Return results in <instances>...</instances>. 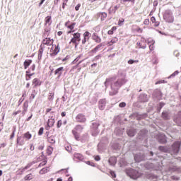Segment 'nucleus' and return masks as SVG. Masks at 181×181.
Segmentation results:
<instances>
[{"instance_id":"56","label":"nucleus","mask_w":181,"mask_h":181,"mask_svg":"<svg viewBox=\"0 0 181 181\" xmlns=\"http://www.w3.org/2000/svg\"><path fill=\"white\" fill-rule=\"evenodd\" d=\"M5 146H6V143H2L0 146V148H5Z\"/></svg>"},{"instance_id":"2","label":"nucleus","mask_w":181,"mask_h":181,"mask_svg":"<svg viewBox=\"0 0 181 181\" xmlns=\"http://www.w3.org/2000/svg\"><path fill=\"white\" fill-rule=\"evenodd\" d=\"M65 26L67 28V29H69V30L67 32V35H70V33H74V32H76L74 30V28H76V23H71L70 21H68L65 23Z\"/></svg>"},{"instance_id":"22","label":"nucleus","mask_w":181,"mask_h":181,"mask_svg":"<svg viewBox=\"0 0 181 181\" xmlns=\"http://www.w3.org/2000/svg\"><path fill=\"white\" fill-rule=\"evenodd\" d=\"M151 21L152 23H154V26L156 28H158V26H159L160 23H159V21H156V18L155 17H153V16L151 17Z\"/></svg>"},{"instance_id":"4","label":"nucleus","mask_w":181,"mask_h":181,"mask_svg":"<svg viewBox=\"0 0 181 181\" xmlns=\"http://www.w3.org/2000/svg\"><path fill=\"white\" fill-rule=\"evenodd\" d=\"M51 117H49L48 122H47V127H45L47 131H49V128H52L53 125H54V112H51Z\"/></svg>"},{"instance_id":"27","label":"nucleus","mask_w":181,"mask_h":181,"mask_svg":"<svg viewBox=\"0 0 181 181\" xmlns=\"http://www.w3.org/2000/svg\"><path fill=\"white\" fill-rule=\"evenodd\" d=\"M49 172V168H44L40 171V175H45Z\"/></svg>"},{"instance_id":"47","label":"nucleus","mask_w":181,"mask_h":181,"mask_svg":"<svg viewBox=\"0 0 181 181\" xmlns=\"http://www.w3.org/2000/svg\"><path fill=\"white\" fill-rule=\"evenodd\" d=\"M179 74V71H175L172 75L171 77H175V76H177Z\"/></svg>"},{"instance_id":"19","label":"nucleus","mask_w":181,"mask_h":181,"mask_svg":"<svg viewBox=\"0 0 181 181\" xmlns=\"http://www.w3.org/2000/svg\"><path fill=\"white\" fill-rule=\"evenodd\" d=\"M98 16L100 18V21H105L107 19V13H98Z\"/></svg>"},{"instance_id":"45","label":"nucleus","mask_w":181,"mask_h":181,"mask_svg":"<svg viewBox=\"0 0 181 181\" xmlns=\"http://www.w3.org/2000/svg\"><path fill=\"white\" fill-rule=\"evenodd\" d=\"M38 149H39L40 151H43V149H45V144H42V145L38 147Z\"/></svg>"},{"instance_id":"8","label":"nucleus","mask_w":181,"mask_h":181,"mask_svg":"<svg viewBox=\"0 0 181 181\" xmlns=\"http://www.w3.org/2000/svg\"><path fill=\"white\" fill-rule=\"evenodd\" d=\"M172 148H173V153L174 155H176L177 153H179V151L180 149V141H175L173 144Z\"/></svg>"},{"instance_id":"64","label":"nucleus","mask_w":181,"mask_h":181,"mask_svg":"<svg viewBox=\"0 0 181 181\" xmlns=\"http://www.w3.org/2000/svg\"><path fill=\"white\" fill-rule=\"evenodd\" d=\"M49 111H52V108H47V109L46 110L47 114V112H49Z\"/></svg>"},{"instance_id":"39","label":"nucleus","mask_w":181,"mask_h":181,"mask_svg":"<svg viewBox=\"0 0 181 181\" xmlns=\"http://www.w3.org/2000/svg\"><path fill=\"white\" fill-rule=\"evenodd\" d=\"M43 131H45V129L43 127H40L38 132V135L40 136L43 135Z\"/></svg>"},{"instance_id":"21","label":"nucleus","mask_w":181,"mask_h":181,"mask_svg":"<svg viewBox=\"0 0 181 181\" xmlns=\"http://www.w3.org/2000/svg\"><path fill=\"white\" fill-rule=\"evenodd\" d=\"M108 162L110 165H114L117 163V158L115 157H110L108 160Z\"/></svg>"},{"instance_id":"28","label":"nucleus","mask_w":181,"mask_h":181,"mask_svg":"<svg viewBox=\"0 0 181 181\" xmlns=\"http://www.w3.org/2000/svg\"><path fill=\"white\" fill-rule=\"evenodd\" d=\"M162 118L163 119H169V114L167 112H163L162 113Z\"/></svg>"},{"instance_id":"35","label":"nucleus","mask_w":181,"mask_h":181,"mask_svg":"<svg viewBox=\"0 0 181 181\" xmlns=\"http://www.w3.org/2000/svg\"><path fill=\"white\" fill-rule=\"evenodd\" d=\"M134 63H139V60L129 59L128 61V64H134Z\"/></svg>"},{"instance_id":"25","label":"nucleus","mask_w":181,"mask_h":181,"mask_svg":"<svg viewBox=\"0 0 181 181\" xmlns=\"http://www.w3.org/2000/svg\"><path fill=\"white\" fill-rule=\"evenodd\" d=\"M42 56H43V47H40L38 51V59H42Z\"/></svg>"},{"instance_id":"10","label":"nucleus","mask_w":181,"mask_h":181,"mask_svg":"<svg viewBox=\"0 0 181 181\" xmlns=\"http://www.w3.org/2000/svg\"><path fill=\"white\" fill-rule=\"evenodd\" d=\"M17 145H19V146H23L25 145V142H26V140L25 139V137L23 136H18L16 139Z\"/></svg>"},{"instance_id":"17","label":"nucleus","mask_w":181,"mask_h":181,"mask_svg":"<svg viewBox=\"0 0 181 181\" xmlns=\"http://www.w3.org/2000/svg\"><path fill=\"white\" fill-rule=\"evenodd\" d=\"M117 42L118 38H117V37H114L109 42H107V46H112V45H115Z\"/></svg>"},{"instance_id":"52","label":"nucleus","mask_w":181,"mask_h":181,"mask_svg":"<svg viewBox=\"0 0 181 181\" xmlns=\"http://www.w3.org/2000/svg\"><path fill=\"white\" fill-rule=\"evenodd\" d=\"M134 160H136V162H141V160L138 158V156H134Z\"/></svg>"},{"instance_id":"51","label":"nucleus","mask_w":181,"mask_h":181,"mask_svg":"<svg viewBox=\"0 0 181 181\" xmlns=\"http://www.w3.org/2000/svg\"><path fill=\"white\" fill-rule=\"evenodd\" d=\"M162 83H165V81H158L156 82V85L162 84Z\"/></svg>"},{"instance_id":"9","label":"nucleus","mask_w":181,"mask_h":181,"mask_svg":"<svg viewBox=\"0 0 181 181\" xmlns=\"http://www.w3.org/2000/svg\"><path fill=\"white\" fill-rule=\"evenodd\" d=\"M83 38L82 40V45H86V43H87V42L90 40V37H91V33H90V32L88 31H86L83 34Z\"/></svg>"},{"instance_id":"30","label":"nucleus","mask_w":181,"mask_h":181,"mask_svg":"<svg viewBox=\"0 0 181 181\" xmlns=\"http://www.w3.org/2000/svg\"><path fill=\"white\" fill-rule=\"evenodd\" d=\"M34 74H35V73L25 74L26 81H29V80H30V78H32V76H33Z\"/></svg>"},{"instance_id":"61","label":"nucleus","mask_w":181,"mask_h":181,"mask_svg":"<svg viewBox=\"0 0 181 181\" xmlns=\"http://www.w3.org/2000/svg\"><path fill=\"white\" fill-rule=\"evenodd\" d=\"M62 117H66V112H62L61 113Z\"/></svg>"},{"instance_id":"6","label":"nucleus","mask_w":181,"mask_h":181,"mask_svg":"<svg viewBox=\"0 0 181 181\" xmlns=\"http://www.w3.org/2000/svg\"><path fill=\"white\" fill-rule=\"evenodd\" d=\"M75 119L76 122H79L81 124H84L87 121V118L86 117V115L83 113H79L76 115L75 117Z\"/></svg>"},{"instance_id":"49","label":"nucleus","mask_w":181,"mask_h":181,"mask_svg":"<svg viewBox=\"0 0 181 181\" xmlns=\"http://www.w3.org/2000/svg\"><path fill=\"white\" fill-rule=\"evenodd\" d=\"M110 175L112 177H116L115 173L114 171H110Z\"/></svg>"},{"instance_id":"50","label":"nucleus","mask_w":181,"mask_h":181,"mask_svg":"<svg viewBox=\"0 0 181 181\" xmlns=\"http://www.w3.org/2000/svg\"><path fill=\"white\" fill-rule=\"evenodd\" d=\"M101 160V158H100V156H95V160L98 161V160Z\"/></svg>"},{"instance_id":"43","label":"nucleus","mask_w":181,"mask_h":181,"mask_svg":"<svg viewBox=\"0 0 181 181\" xmlns=\"http://www.w3.org/2000/svg\"><path fill=\"white\" fill-rule=\"evenodd\" d=\"M35 149V145L33 144H30V151H33Z\"/></svg>"},{"instance_id":"3","label":"nucleus","mask_w":181,"mask_h":181,"mask_svg":"<svg viewBox=\"0 0 181 181\" xmlns=\"http://www.w3.org/2000/svg\"><path fill=\"white\" fill-rule=\"evenodd\" d=\"M163 19L168 23H173L174 18L173 16L172 15V12L169 11H165L163 15Z\"/></svg>"},{"instance_id":"12","label":"nucleus","mask_w":181,"mask_h":181,"mask_svg":"<svg viewBox=\"0 0 181 181\" xmlns=\"http://www.w3.org/2000/svg\"><path fill=\"white\" fill-rule=\"evenodd\" d=\"M32 85L33 88H36V87H40L42 86V82L40 79L35 78L32 81Z\"/></svg>"},{"instance_id":"7","label":"nucleus","mask_w":181,"mask_h":181,"mask_svg":"<svg viewBox=\"0 0 181 181\" xmlns=\"http://www.w3.org/2000/svg\"><path fill=\"white\" fill-rule=\"evenodd\" d=\"M83 131V127L80 124H78L75 127V128L72 130V134L75 136L76 139H78L80 138V135L77 131Z\"/></svg>"},{"instance_id":"5","label":"nucleus","mask_w":181,"mask_h":181,"mask_svg":"<svg viewBox=\"0 0 181 181\" xmlns=\"http://www.w3.org/2000/svg\"><path fill=\"white\" fill-rule=\"evenodd\" d=\"M59 52H60V46L59 45H53L51 48V53H50L51 57H54V56H57Z\"/></svg>"},{"instance_id":"23","label":"nucleus","mask_w":181,"mask_h":181,"mask_svg":"<svg viewBox=\"0 0 181 181\" xmlns=\"http://www.w3.org/2000/svg\"><path fill=\"white\" fill-rule=\"evenodd\" d=\"M32 64V60L28 59V61H25L23 63L24 69H26Z\"/></svg>"},{"instance_id":"16","label":"nucleus","mask_w":181,"mask_h":181,"mask_svg":"<svg viewBox=\"0 0 181 181\" xmlns=\"http://www.w3.org/2000/svg\"><path fill=\"white\" fill-rule=\"evenodd\" d=\"M23 136L25 141H29L30 139H32V134H30V132H27L23 134Z\"/></svg>"},{"instance_id":"33","label":"nucleus","mask_w":181,"mask_h":181,"mask_svg":"<svg viewBox=\"0 0 181 181\" xmlns=\"http://www.w3.org/2000/svg\"><path fill=\"white\" fill-rule=\"evenodd\" d=\"M158 149L161 152H168V148L166 147H165V146H159Z\"/></svg>"},{"instance_id":"18","label":"nucleus","mask_w":181,"mask_h":181,"mask_svg":"<svg viewBox=\"0 0 181 181\" xmlns=\"http://www.w3.org/2000/svg\"><path fill=\"white\" fill-rule=\"evenodd\" d=\"M62 71H64V68L63 66L57 69L54 71V74L56 75L58 74V76H62Z\"/></svg>"},{"instance_id":"42","label":"nucleus","mask_w":181,"mask_h":181,"mask_svg":"<svg viewBox=\"0 0 181 181\" xmlns=\"http://www.w3.org/2000/svg\"><path fill=\"white\" fill-rule=\"evenodd\" d=\"M124 21H125V19H124V18L119 19L118 21V25H121L122 23H124Z\"/></svg>"},{"instance_id":"44","label":"nucleus","mask_w":181,"mask_h":181,"mask_svg":"<svg viewBox=\"0 0 181 181\" xmlns=\"http://www.w3.org/2000/svg\"><path fill=\"white\" fill-rule=\"evenodd\" d=\"M80 6H81V4H78L75 7V11H79Z\"/></svg>"},{"instance_id":"46","label":"nucleus","mask_w":181,"mask_h":181,"mask_svg":"<svg viewBox=\"0 0 181 181\" xmlns=\"http://www.w3.org/2000/svg\"><path fill=\"white\" fill-rule=\"evenodd\" d=\"M144 25H149V19H145L144 21Z\"/></svg>"},{"instance_id":"15","label":"nucleus","mask_w":181,"mask_h":181,"mask_svg":"<svg viewBox=\"0 0 181 181\" xmlns=\"http://www.w3.org/2000/svg\"><path fill=\"white\" fill-rule=\"evenodd\" d=\"M47 25H48V26H50V25H52V16H48L45 17V25L46 26Z\"/></svg>"},{"instance_id":"36","label":"nucleus","mask_w":181,"mask_h":181,"mask_svg":"<svg viewBox=\"0 0 181 181\" xmlns=\"http://www.w3.org/2000/svg\"><path fill=\"white\" fill-rule=\"evenodd\" d=\"M159 142H160V144H166V137L163 136V139H159Z\"/></svg>"},{"instance_id":"57","label":"nucleus","mask_w":181,"mask_h":181,"mask_svg":"<svg viewBox=\"0 0 181 181\" xmlns=\"http://www.w3.org/2000/svg\"><path fill=\"white\" fill-rule=\"evenodd\" d=\"M66 5H67V3H66V2H63V4H62V8H63V9H64V8H66Z\"/></svg>"},{"instance_id":"31","label":"nucleus","mask_w":181,"mask_h":181,"mask_svg":"<svg viewBox=\"0 0 181 181\" xmlns=\"http://www.w3.org/2000/svg\"><path fill=\"white\" fill-rule=\"evenodd\" d=\"M54 95V93L53 92H49L48 95V100L49 101H53V96Z\"/></svg>"},{"instance_id":"13","label":"nucleus","mask_w":181,"mask_h":181,"mask_svg":"<svg viewBox=\"0 0 181 181\" xmlns=\"http://www.w3.org/2000/svg\"><path fill=\"white\" fill-rule=\"evenodd\" d=\"M92 40H94L95 43H101V37L99 36L97 33H93Z\"/></svg>"},{"instance_id":"54","label":"nucleus","mask_w":181,"mask_h":181,"mask_svg":"<svg viewBox=\"0 0 181 181\" xmlns=\"http://www.w3.org/2000/svg\"><path fill=\"white\" fill-rule=\"evenodd\" d=\"M107 34L108 35H114V31H112V30H110L107 31Z\"/></svg>"},{"instance_id":"34","label":"nucleus","mask_w":181,"mask_h":181,"mask_svg":"<svg viewBox=\"0 0 181 181\" xmlns=\"http://www.w3.org/2000/svg\"><path fill=\"white\" fill-rule=\"evenodd\" d=\"M46 163H47V160L45 158L44 160L39 164V168H42V166H45Z\"/></svg>"},{"instance_id":"20","label":"nucleus","mask_w":181,"mask_h":181,"mask_svg":"<svg viewBox=\"0 0 181 181\" xmlns=\"http://www.w3.org/2000/svg\"><path fill=\"white\" fill-rule=\"evenodd\" d=\"M47 142L49 144H56V139H54V136L52 135L47 137Z\"/></svg>"},{"instance_id":"38","label":"nucleus","mask_w":181,"mask_h":181,"mask_svg":"<svg viewBox=\"0 0 181 181\" xmlns=\"http://www.w3.org/2000/svg\"><path fill=\"white\" fill-rule=\"evenodd\" d=\"M119 107L120 108H124V107H127V103H125L124 102H122L119 104Z\"/></svg>"},{"instance_id":"55","label":"nucleus","mask_w":181,"mask_h":181,"mask_svg":"<svg viewBox=\"0 0 181 181\" xmlns=\"http://www.w3.org/2000/svg\"><path fill=\"white\" fill-rule=\"evenodd\" d=\"M120 2L124 4V2H131V0H120Z\"/></svg>"},{"instance_id":"63","label":"nucleus","mask_w":181,"mask_h":181,"mask_svg":"<svg viewBox=\"0 0 181 181\" xmlns=\"http://www.w3.org/2000/svg\"><path fill=\"white\" fill-rule=\"evenodd\" d=\"M111 30H112V32H114V30H117V28L115 26H113L112 28H111Z\"/></svg>"},{"instance_id":"62","label":"nucleus","mask_w":181,"mask_h":181,"mask_svg":"<svg viewBox=\"0 0 181 181\" xmlns=\"http://www.w3.org/2000/svg\"><path fill=\"white\" fill-rule=\"evenodd\" d=\"M149 49H150V50H153V45H151L149 46Z\"/></svg>"},{"instance_id":"32","label":"nucleus","mask_w":181,"mask_h":181,"mask_svg":"<svg viewBox=\"0 0 181 181\" xmlns=\"http://www.w3.org/2000/svg\"><path fill=\"white\" fill-rule=\"evenodd\" d=\"M137 45L141 49H145V47H146V44L144 43V42H139Z\"/></svg>"},{"instance_id":"14","label":"nucleus","mask_w":181,"mask_h":181,"mask_svg":"<svg viewBox=\"0 0 181 181\" xmlns=\"http://www.w3.org/2000/svg\"><path fill=\"white\" fill-rule=\"evenodd\" d=\"M53 42L54 40L50 39V37H46L43 40L42 43L47 46H52V45H53Z\"/></svg>"},{"instance_id":"58","label":"nucleus","mask_w":181,"mask_h":181,"mask_svg":"<svg viewBox=\"0 0 181 181\" xmlns=\"http://www.w3.org/2000/svg\"><path fill=\"white\" fill-rule=\"evenodd\" d=\"M62 35H63V31H59V32L57 33V35H58V36H62Z\"/></svg>"},{"instance_id":"59","label":"nucleus","mask_w":181,"mask_h":181,"mask_svg":"<svg viewBox=\"0 0 181 181\" xmlns=\"http://www.w3.org/2000/svg\"><path fill=\"white\" fill-rule=\"evenodd\" d=\"M19 112H21V110H18V111H17V112H14L13 113V115H18V114H19Z\"/></svg>"},{"instance_id":"40","label":"nucleus","mask_w":181,"mask_h":181,"mask_svg":"<svg viewBox=\"0 0 181 181\" xmlns=\"http://www.w3.org/2000/svg\"><path fill=\"white\" fill-rule=\"evenodd\" d=\"M62 125H63V122L62 120H59L57 124V128H60Z\"/></svg>"},{"instance_id":"48","label":"nucleus","mask_w":181,"mask_h":181,"mask_svg":"<svg viewBox=\"0 0 181 181\" xmlns=\"http://www.w3.org/2000/svg\"><path fill=\"white\" fill-rule=\"evenodd\" d=\"M76 69H78V65L73 66V68L71 69V71H74V70H76Z\"/></svg>"},{"instance_id":"1","label":"nucleus","mask_w":181,"mask_h":181,"mask_svg":"<svg viewBox=\"0 0 181 181\" xmlns=\"http://www.w3.org/2000/svg\"><path fill=\"white\" fill-rule=\"evenodd\" d=\"M72 36L69 43L70 45L72 43L76 47V46H78V43L81 42V34L80 33H75L72 34Z\"/></svg>"},{"instance_id":"60","label":"nucleus","mask_w":181,"mask_h":181,"mask_svg":"<svg viewBox=\"0 0 181 181\" xmlns=\"http://www.w3.org/2000/svg\"><path fill=\"white\" fill-rule=\"evenodd\" d=\"M45 1H46V0H41V1L39 4V6H42V5H43V2H45Z\"/></svg>"},{"instance_id":"26","label":"nucleus","mask_w":181,"mask_h":181,"mask_svg":"<svg viewBox=\"0 0 181 181\" xmlns=\"http://www.w3.org/2000/svg\"><path fill=\"white\" fill-rule=\"evenodd\" d=\"M135 130L134 129H130L127 131V134L129 136H135Z\"/></svg>"},{"instance_id":"29","label":"nucleus","mask_w":181,"mask_h":181,"mask_svg":"<svg viewBox=\"0 0 181 181\" xmlns=\"http://www.w3.org/2000/svg\"><path fill=\"white\" fill-rule=\"evenodd\" d=\"M33 179V175L28 174L24 177V180H32Z\"/></svg>"},{"instance_id":"53","label":"nucleus","mask_w":181,"mask_h":181,"mask_svg":"<svg viewBox=\"0 0 181 181\" xmlns=\"http://www.w3.org/2000/svg\"><path fill=\"white\" fill-rule=\"evenodd\" d=\"M136 32H138L139 33H142V29H141V28H137Z\"/></svg>"},{"instance_id":"11","label":"nucleus","mask_w":181,"mask_h":181,"mask_svg":"<svg viewBox=\"0 0 181 181\" xmlns=\"http://www.w3.org/2000/svg\"><path fill=\"white\" fill-rule=\"evenodd\" d=\"M107 105V100L105 99H101L98 102V107L99 110H101L102 111L103 110H105V106Z\"/></svg>"},{"instance_id":"37","label":"nucleus","mask_w":181,"mask_h":181,"mask_svg":"<svg viewBox=\"0 0 181 181\" xmlns=\"http://www.w3.org/2000/svg\"><path fill=\"white\" fill-rule=\"evenodd\" d=\"M101 47H103V44H99L98 45H97L95 48H94V51L95 52H98V50L99 49H101Z\"/></svg>"},{"instance_id":"41","label":"nucleus","mask_w":181,"mask_h":181,"mask_svg":"<svg viewBox=\"0 0 181 181\" xmlns=\"http://www.w3.org/2000/svg\"><path fill=\"white\" fill-rule=\"evenodd\" d=\"M16 129H14L12 134L10 136V139H13V138L15 137V132H16Z\"/></svg>"},{"instance_id":"24","label":"nucleus","mask_w":181,"mask_h":181,"mask_svg":"<svg viewBox=\"0 0 181 181\" xmlns=\"http://www.w3.org/2000/svg\"><path fill=\"white\" fill-rule=\"evenodd\" d=\"M46 152L47 155H52V153H53V147L50 146H47Z\"/></svg>"}]
</instances>
